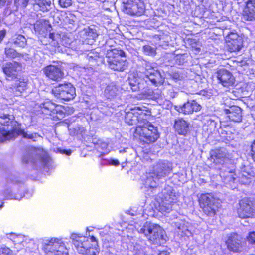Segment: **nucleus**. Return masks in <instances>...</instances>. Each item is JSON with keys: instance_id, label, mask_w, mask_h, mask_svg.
Segmentation results:
<instances>
[{"instance_id": "6e6d98bb", "label": "nucleus", "mask_w": 255, "mask_h": 255, "mask_svg": "<svg viewBox=\"0 0 255 255\" xmlns=\"http://www.w3.org/2000/svg\"><path fill=\"white\" fill-rule=\"evenodd\" d=\"M5 197L7 199H12V195L11 194V192L9 190H7L5 192Z\"/></svg>"}, {"instance_id": "79ce46f5", "label": "nucleus", "mask_w": 255, "mask_h": 255, "mask_svg": "<svg viewBox=\"0 0 255 255\" xmlns=\"http://www.w3.org/2000/svg\"><path fill=\"white\" fill-rule=\"evenodd\" d=\"M10 239L12 240L14 242L20 243L23 242L24 236L22 235H15L14 234H11L10 235Z\"/></svg>"}, {"instance_id": "c85d7f7f", "label": "nucleus", "mask_w": 255, "mask_h": 255, "mask_svg": "<svg viewBox=\"0 0 255 255\" xmlns=\"http://www.w3.org/2000/svg\"><path fill=\"white\" fill-rule=\"evenodd\" d=\"M144 80L139 77H135L133 79L129 78L128 83L130 88L133 91H137L144 89Z\"/></svg>"}, {"instance_id": "0eeeda50", "label": "nucleus", "mask_w": 255, "mask_h": 255, "mask_svg": "<svg viewBox=\"0 0 255 255\" xmlns=\"http://www.w3.org/2000/svg\"><path fill=\"white\" fill-rule=\"evenodd\" d=\"M121 9L125 13L135 16L142 15L145 10L141 0H122Z\"/></svg>"}, {"instance_id": "393cba45", "label": "nucleus", "mask_w": 255, "mask_h": 255, "mask_svg": "<svg viewBox=\"0 0 255 255\" xmlns=\"http://www.w3.org/2000/svg\"><path fill=\"white\" fill-rule=\"evenodd\" d=\"M189 123L183 118L175 120L174 127L175 131L180 135H185L189 130Z\"/></svg>"}, {"instance_id": "20e7f679", "label": "nucleus", "mask_w": 255, "mask_h": 255, "mask_svg": "<svg viewBox=\"0 0 255 255\" xmlns=\"http://www.w3.org/2000/svg\"><path fill=\"white\" fill-rule=\"evenodd\" d=\"M109 67L115 71H123L128 67L125 52L117 49L109 50L106 55Z\"/></svg>"}, {"instance_id": "864d4df0", "label": "nucleus", "mask_w": 255, "mask_h": 255, "mask_svg": "<svg viewBox=\"0 0 255 255\" xmlns=\"http://www.w3.org/2000/svg\"><path fill=\"white\" fill-rule=\"evenodd\" d=\"M211 119L212 118L210 116H206L203 119V122L206 125H209V122L210 121L209 120Z\"/></svg>"}, {"instance_id": "bb28decb", "label": "nucleus", "mask_w": 255, "mask_h": 255, "mask_svg": "<svg viewBox=\"0 0 255 255\" xmlns=\"http://www.w3.org/2000/svg\"><path fill=\"white\" fill-rule=\"evenodd\" d=\"M34 8L43 12L49 11L51 9L50 0H33Z\"/></svg>"}, {"instance_id": "423d86ee", "label": "nucleus", "mask_w": 255, "mask_h": 255, "mask_svg": "<svg viewBox=\"0 0 255 255\" xmlns=\"http://www.w3.org/2000/svg\"><path fill=\"white\" fill-rule=\"evenodd\" d=\"M42 249L46 255H69L63 242L56 238L44 240Z\"/></svg>"}, {"instance_id": "37998d69", "label": "nucleus", "mask_w": 255, "mask_h": 255, "mask_svg": "<svg viewBox=\"0 0 255 255\" xmlns=\"http://www.w3.org/2000/svg\"><path fill=\"white\" fill-rule=\"evenodd\" d=\"M226 178L229 182H235L237 181V175L232 172L231 171H228L226 175Z\"/></svg>"}, {"instance_id": "6e6552de", "label": "nucleus", "mask_w": 255, "mask_h": 255, "mask_svg": "<svg viewBox=\"0 0 255 255\" xmlns=\"http://www.w3.org/2000/svg\"><path fill=\"white\" fill-rule=\"evenodd\" d=\"M49 161L50 157L46 153L40 149H35L30 151L22 159L23 163H39L42 166L47 165Z\"/></svg>"}, {"instance_id": "f704fd0d", "label": "nucleus", "mask_w": 255, "mask_h": 255, "mask_svg": "<svg viewBox=\"0 0 255 255\" xmlns=\"http://www.w3.org/2000/svg\"><path fill=\"white\" fill-rule=\"evenodd\" d=\"M252 175L249 172L246 171V169L239 172L237 175V181L242 184H246L250 182V179Z\"/></svg>"}, {"instance_id": "de8ad7c7", "label": "nucleus", "mask_w": 255, "mask_h": 255, "mask_svg": "<svg viewBox=\"0 0 255 255\" xmlns=\"http://www.w3.org/2000/svg\"><path fill=\"white\" fill-rule=\"evenodd\" d=\"M11 0H0V8H2L4 6L9 8V6L11 4Z\"/></svg>"}, {"instance_id": "f3484780", "label": "nucleus", "mask_w": 255, "mask_h": 255, "mask_svg": "<svg viewBox=\"0 0 255 255\" xmlns=\"http://www.w3.org/2000/svg\"><path fill=\"white\" fill-rule=\"evenodd\" d=\"M216 77L219 82L224 87L232 86L235 83V78L232 73L224 68L217 71Z\"/></svg>"}, {"instance_id": "473e14b6", "label": "nucleus", "mask_w": 255, "mask_h": 255, "mask_svg": "<svg viewBox=\"0 0 255 255\" xmlns=\"http://www.w3.org/2000/svg\"><path fill=\"white\" fill-rule=\"evenodd\" d=\"M51 28V25L49 23V21L44 19L38 20L34 25V28L35 31L40 33L44 32V29L48 30Z\"/></svg>"}, {"instance_id": "4be33fe9", "label": "nucleus", "mask_w": 255, "mask_h": 255, "mask_svg": "<svg viewBox=\"0 0 255 255\" xmlns=\"http://www.w3.org/2000/svg\"><path fill=\"white\" fill-rule=\"evenodd\" d=\"M224 112L230 120L234 122H240L242 119V109L238 106H232L225 109Z\"/></svg>"}, {"instance_id": "603ef678", "label": "nucleus", "mask_w": 255, "mask_h": 255, "mask_svg": "<svg viewBox=\"0 0 255 255\" xmlns=\"http://www.w3.org/2000/svg\"><path fill=\"white\" fill-rule=\"evenodd\" d=\"M251 154L252 156L255 154V140L253 141L251 145Z\"/></svg>"}, {"instance_id": "72a5a7b5", "label": "nucleus", "mask_w": 255, "mask_h": 255, "mask_svg": "<svg viewBox=\"0 0 255 255\" xmlns=\"http://www.w3.org/2000/svg\"><path fill=\"white\" fill-rule=\"evenodd\" d=\"M210 154L211 157L214 159V161H215L216 160H221L222 161L227 157L226 151L225 149L223 148L212 150Z\"/></svg>"}, {"instance_id": "680f3d73", "label": "nucleus", "mask_w": 255, "mask_h": 255, "mask_svg": "<svg viewBox=\"0 0 255 255\" xmlns=\"http://www.w3.org/2000/svg\"><path fill=\"white\" fill-rule=\"evenodd\" d=\"M158 255H169V253L166 251H162L158 254Z\"/></svg>"}, {"instance_id": "0e129e2a", "label": "nucleus", "mask_w": 255, "mask_h": 255, "mask_svg": "<svg viewBox=\"0 0 255 255\" xmlns=\"http://www.w3.org/2000/svg\"><path fill=\"white\" fill-rule=\"evenodd\" d=\"M104 147L107 148V145L106 144L104 143L103 144Z\"/></svg>"}, {"instance_id": "5701e85b", "label": "nucleus", "mask_w": 255, "mask_h": 255, "mask_svg": "<svg viewBox=\"0 0 255 255\" xmlns=\"http://www.w3.org/2000/svg\"><path fill=\"white\" fill-rule=\"evenodd\" d=\"M243 18L245 20H255V0H249L246 3V7L245 8Z\"/></svg>"}, {"instance_id": "f8f14e48", "label": "nucleus", "mask_w": 255, "mask_h": 255, "mask_svg": "<svg viewBox=\"0 0 255 255\" xmlns=\"http://www.w3.org/2000/svg\"><path fill=\"white\" fill-rule=\"evenodd\" d=\"M226 243L228 249L234 252H241L245 246L244 239L240 235L235 233L230 234Z\"/></svg>"}, {"instance_id": "8fccbe9b", "label": "nucleus", "mask_w": 255, "mask_h": 255, "mask_svg": "<svg viewBox=\"0 0 255 255\" xmlns=\"http://www.w3.org/2000/svg\"><path fill=\"white\" fill-rule=\"evenodd\" d=\"M6 33V31L5 30H2L0 31V43L3 40V39L5 37Z\"/></svg>"}, {"instance_id": "4c0bfd02", "label": "nucleus", "mask_w": 255, "mask_h": 255, "mask_svg": "<svg viewBox=\"0 0 255 255\" xmlns=\"http://www.w3.org/2000/svg\"><path fill=\"white\" fill-rule=\"evenodd\" d=\"M5 53L7 57L14 58L21 56L15 50L11 48H6Z\"/></svg>"}, {"instance_id": "6ab92c4d", "label": "nucleus", "mask_w": 255, "mask_h": 255, "mask_svg": "<svg viewBox=\"0 0 255 255\" xmlns=\"http://www.w3.org/2000/svg\"><path fill=\"white\" fill-rule=\"evenodd\" d=\"M43 70L46 77L53 81H59L64 76V73L58 66L50 65L44 68Z\"/></svg>"}, {"instance_id": "cd10ccee", "label": "nucleus", "mask_w": 255, "mask_h": 255, "mask_svg": "<svg viewBox=\"0 0 255 255\" xmlns=\"http://www.w3.org/2000/svg\"><path fill=\"white\" fill-rule=\"evenodd\" d=\"M145 77L153 84L157 85L163 82V79L159 71L155 70L152 72H144Z\"/></svg>"}, {"instance_id": "7c9ffc66", "label": "nucleus", "mask_w": 255, "mask_h": 255, "mask_svg": "<svg viewBox=\"0 0 255 255\" xmlns=\"http://www.w3.org/2000/svg\"><path fill=\"white\" fill-rule=\"evenodd\" d=\"M41 107L42 109V112L47 114L51 115L58 112L56 109L57 106L51 101H46L41 104Z\"/></svg>"}, {"instance_id": "e2e57ef3", "label": "nucleus", "mask_w": 255, "mask_h": 255, "mask_svg": "<svg viewBox=\"0 0 255 255\" xmlns=\"http://www.w3.org/2000/svg\"><path fill=\"white\" fill-rule=\"evenodd\" d=\"M134 255H145L143 251H138L136 252Z\"/></svg>"}, {"instance_id": "b1692460", "label": "nucleus", "mask_w": 255, "mask_h": 255, "mask_svg": "<svg viewBox=\"0 0 255 255\" xmlns=\"http://www.w3.org/2000/svg\"><path fill=\"white\" fill-rule=\"evenodd\" d=\"M17 128L14 132L11 133V134H9V136H7V140L15 138L18 135H21L24 138L32 139L34 141H36L37 138L41 137L37 133H28L27 132H25L24 130L21 128V124Z\"/></svg>"}, {"instance_id": "39448f33", "label": "nucleus", "mask_w": 255, "mask_h": 255, "mask_svg": "<svg viewBox=\"0 0 255 255\" xmlns=\"http://www.w3.org/2000/svg\"><path fill=\"white\" fill-rule=\"evenodd\" d=\"M20 123L15 120L12 114H0V139L2 141L7 140V136L18 128Z\"/></svg>"}, {"instance_id": "c03bdc74", "label": "nucleus", "mask_w": 255, "mask_h": 255, "mask_svg": "<svg viewBox=\"0 0 255 255\" xmlns=\"http://www.w3.org/2000/svg\"><path fill=\"white\" fill-rule=\"evenodd\" d=\"M143 63H142L143 66H144L145 71V72H152L153 70H155L152 65V63L150 62L147 61L146 60H143Z\"/></svg>"}, {"instance_id": "052dcab7", "label": "nucleus", "mask_w": 255, "mask_h": 255, "mask_svg": "<svg viewBox=\"0 0 255 255\" xmlns=\"http://www.w3.org/2000/svg\"><path fill=\"white\" fill-rule=\"evenodd\" d=\"M111 164L115 166H118L120 164V163L118 160H112Z\"/></svg>"}, {"instance_id": "e433bc0d", "label": "nucleus", "mask_w": 255, "mask_h": 255, "mask_svg": "<svg viewBox=\"0 0 255 255\" xmlns=\"http://www.w3.org/2000/svg\"><path fill=\"white\" fill-rule=\"evenodd\" d=\"M125 119L127 123L129 125H133L136 124L138 120V117L132 112H129L126 113Z\"/></svg>"}, {"instance_id": "49530a36", "label": "nucleus", "mask_w": 255, "mask_h": 255, "mask_svg": "<svg viewBox=\"0 0 255 255\" xmlns=\"http://www.w3.org/2000/svg\"><path fill=\"white\" fill-rule=\"evenodd\" d=\"M76 22V17L73 15H70L65 18V22L74 26Z\"/></svg>"}, {"instance_id": "4d7b16f0", "label": "nucleus", "mask_w": 255, "mask_h": 255, "mask_svg": "<svg viewBox=\"0 0 255 255\" xmlns=\"http://www.w3.org/2000/svg\"><path fill=\"white\" fill-rule=\"evenodd\" d=\"M209 121H210L209 122V125H211V126L215 128L216 126V122L215 121V120L212 119H211Z\"/></svg>"}, {"instance_id": "4468645a", "label": "nucleus", "mask_w": 255, "mask_h": 255, "mask_svg": "<svg viewBox=\"0 0 255 255\" xmlns=\"http://www.w3.org/2000/svg\"><path fill=\"white\" fill-rule=\"evenodd\" d=\"M226 41L228 49L231 52L239 51L243 46V39L237 33L228 34Z\"/></svg>"}, {"instance_id": "9b49d317", "label": "nucleus", "mask_w": 255, "mask_h": 255, "mask_svg": "<svg viewBox=\"0 0 255 255\" xmlns=\"http://www.w3.org/2000/svg\"><path fill=\"white\" fill-rule=\"evenodd\" d=\"M237 209L238 216L241 218L252 217L255 213V206L253 202L248 198H244L239 203Z\"/></svg>"}, {"instance_id": "2eb2a0df", "label": "nucleus", "mask_w": 255, "mask_h": 255, "mask_svg": "<svg viewBox=\"0 0 255 255\" xmlns=\"http://www.w3.org/2000/svg\"><path fill=\"white\" fill-rule=\"evenodd\" d=\"M20 70L19 63L15 61L7 62L2 67V70L6 75V78L9 80L16 79L18 75V72Z\"/></svg>"}, {"instance_id": "58836bf2", "label": "nucleus", "mask_w": 255, "mask_h": 255, "mask_svg": "<svg viewBox=\"0 0 255 255\" xmlns=\"http://www.w3.org/2000/svg\"><path fill=\"white\" fill-rule=\"evenodd\" d=\"M143 52L145 54L149 56H155L156 54V50L154 48L152 47L150 45H145L143 47Z\"/></svg>"}, {"instance_id": "c756f323", "label": "nucleus", "mask_w": 255, "mask_h": 255, "mask_svg": "<svg viewBox=\"0 0 255 255\" xmlns=\"http://www.w3.org/2000/svg\"><path fill=\"white\" fill-rule=\"evenodd\" d=\"M119 92V88L114 83H111L107 86L104 95L108 99L114 98Z\"/></svg>"}, {"instance_id": "f03ea898", "label": "nucleus", "mask_w": 255, "mask_h": 255, "mask_svg": "<svg viewBox=\"0 0 255 255\" xmlns=\"http://www.w3.org/2000/svg\"><path fill=\"white\" fill-rule=\"evenodd\" d=\"M71 239L79 254L83 255H96L98 253V250L96 247V243H91L87 237L73 233L71 235Z\"/></svg>"}, {"instance_id": "c9c22d12", "label": "nucleus", "mask_w": 255, "mask_h": 255, "mask_svg": "<svg viewBox=\"0 0 255 255\" xmlns=\"http://www.w3.org/2000/svg\"><path fill=\"white\" fill-rule=\"evenodd\" d=\"M13 43L16 46L24 48L27 44L25 37L20 34L16 35L13 38Z\"/></svg>"}, {"instance_id": "09e8293b", "label": "nucleus", "mask_w": 255, "mask_h": 255, "mask_svg": "<svg viewBox=\"0 0 255 255\" xmlns=\"http://www.w3.org/2000/svg\"><path fill=\"white\" fill-rule=\"evenodd\" d=\"M248 241L252 243H255V232H252L249 233L248 237Z\"/></svg>"}, {"instance_id": "dca6fc26", "label": "nucleus", "mask_w": 255, "mask_h": 255, "mask_svg": "<svg viewBox=\"0 0 255 255\" xmlns=\"http://www.w3.org/2000/svg\"><path fill=\"white\" fill-rule=\"evenodd\" d=\"M201 108V106L194 100H188L182 105L175 106V110L185 115L191 114L194 112L199 111Z\"/></svg>"}, {"instance_id": "9d476101", "label": "nucleus", "mask_w": 255, "mask_h": 255, "mask_svg": "<svg viewBox=\"0 0 255 255\" xmlns=\"http://www.w3.org/2000/svg\"><path fill=\"white\" fill-rule=\"evenodd\" d=\"M200 207L208 216H213L217 210L215 199L209 193L202 194L199 199Z\"/></svg>"}, {"instance_id": "ea45409f", "label": "nucleus", "mask_w": 255, "mask_h": 255, "mask_svg": "<svg viewBox=\"0 0 255 255\" xmlns=\"http://www.w3.org/2000/svg\"><path fill=\"white\" fill-rule=\"evenodd\" d=\"M27 84L24 81H20L15 87L16 92L22 93L26 89Z\"/></svg>"}, {"instance_id": "1a4fd4ad", "label": "nucleus", "mask_w": 255, "mask_h": 255, "mask_svg": "<svg viewBox=\"0 0 255 255\" xmlns=\"http://www.w3.org/2000/svg\"><path fill=\"white\" fill-rule=\"evenodd\" d=\"M56 97L65 101L73 99L76 96L75 89L71 83L59 84L52 89Z\"/></svg>"}, {"instance_id": "2f4dec72", "label": "nucleus", "mask_w": 255, "mask_h": 255, "mask_svg": "<svg viewBox=\"0 0 255 255\" xmlns=\"http://www.w3.org/2000/svg\"><path fill=\"white\" fill-rule=\"evenodd\" d=\"M160 178H156L155 173H149L145 181V188H154L157 186V181Z\"/></svg>"}, {"instance_id": "aec40b11", "label": "nucleus", "mask_w": 255, "mask_h": 255, "mask_svg": "<svg viewBox=\"0 0 255 255\" xmlns=\"http://www.w3.org/2000/svg\"><path fill=\"white\" fill-rule=\"evenodd\" d=\"M38 42L43 45L50 44L52 46H58L62 42L61 36L58 33H50L48 36H40Z\"/></svg>"}, {"instance_id": "bf43d9fd", "label": "nucleus", "mask_w": 255, "mask_h": 255, "mask_svg": "<svg viewBox=\"0 0 255 255\" xmlns=\"http://www.w3.org/2000/svg\"><path fill=\"white\" fill-rule=\"evenodd\" d=\"M21 0H14V4L17 7L19 6H21Z\"/></svg>"}, {"instance_id": "a878e982", "label": "nucleus", "mask_w": 255, "mask_h": 255, "mask_svg": "<svg viewBox=\"0 0 255 255\" xmlns=\"http://www.w3.org/2000/svg\"><path fill=\"white\" fill-rule=\"evenodd\" d=\"M80 37L84 39L94 40L98 37L96 30L94 28L86 26L79 32Z\"/></svg>"}, {"instance_id": "a18cd8bd", "label": "nucleus", "mask_w": 255, "mask_h": 255, "mask_svg": "<svg viewBox=\"0 0 255 255\" xmlns=\"http://www.w3.org/2000/svg\"><path fill=\"white\" fill-rule=\"evenodd\" d=\"M59 4L63 8H67L72 5V0H59Z\"/></svg>"}, {"instance_id": "ddd939ff", "label": "nucleus", "mask_w": 255, "mask_h": 255, "mask_svg": "<svg viewBox=\"0 0 255 255\" xmlns=\"http://www.w3.org/2000/svg\"><path fill=\"white\" fill-rule=\"evenodd\" d=\"M161 206L165 208V211L168 212L172 210V203L176 200L175 193L173 192L172 188L168 186L162 192ZM163 210V208L162 209Z\"/></svg>"}, {"instance_id": "7ed1b4c3", "label": "nucleus", "mask_w": 255, "mask_h": 255, "mask_svg": "<svg viewBox=\"0 0 255 255\" xmlns=\"http://www.w3.org/2000/svg\"><path fill=\"white\" fill-rule=\"evenodd\" d=\"M134 136H139V139L147 143L154 142L159 137L157 128L149 122L143 125L138 126L135 130Z\"/></svg>"}, {"instance_id": "69168bd1", "label": "nucleus", "mask_w": 255, "mask_h": 255, "mask_svg": "<svg viewBox=\"0 0 255 255\" xmlns=\"http://www.w3.org/2000/svg\"><path fill=\"white\" fill-rule=\"evenodd\" d=\"M2 207V204L0 205V207L1 208Z\"/></svg>"}, {"instance_id": "3c124183", "label": "nucleus", "mask_w": 255, "mask_h": 255, "mask_svg": "<svg viewBox=\"0 0 255 255\" xmlns=\"http://www.w3.org/2000/svg\"><path fill=\"white\" fill-rule=\"evenodd\" d=\"M58 150L60 152V153L63 154H66L67 155H70L71 153V151L70 150H66L65 149H58Z\"/></svg>"}, {"instance_id": "a211bd4d", "label": "nucleus", "mask_w": 255, "mask_h": 255, "mask_svg": "<svg viewBox=\"0 0 255 255\" xmlns=\"http://www.w3.org/2000/svg\"><path fill=\"white\" fill-rule=\"evenodd\" d=\"M172 171V164L167 161H159L155 166L154 172L156 178H162L167 176Z\"/></svg>"}, {"instance_id": "f257e3e1", "label": "nucleus", "mask_w": 255, "mask_h": 255, "mask_svg": "<svg viewBox=\"0 0 255 255\" xmlns=\"http://www.w3.org/2000/svg\"><path fill=\"white\" fill-rule=\"evenodd\" d=\"M140 234H143L152 244L161 245L166 241L165 231L158 224L146 222L138 229Z\"/></svg>"}, {"instance_id": "5fc2aeb1", "label": "nucleus", "mask_w": 255, "mask_h": 255, "mask_svg": "<svg viewBox=\"0 0 255 255\" xmlns=\"http://www.w3.org/2000/svg\"><path fill=\"white\" fill-rule=\"evenodd\" d=\"M171 76L174 79L179 80L180 79V75L177 72L173 73Z\"/></svg>"}, {"instance_id": "a19ab883", "label": "nucleus", "mask_w": 255, "mask_h": 255, "mask_svg": "<svg viewBox=\"0 0 255 255\" xmlns=\"http://www.w3.org/2000/svg\"><path fill=\"white\" fill-rule=\"evenodd\" d=\"M0 255H14L13 251L6 246L0 247Z\"/></svg>"}, {"instance_id": "13d9d810", "label": "nucleus", "mask_w": 255, "mask_h": 255, "mask_svg": "<svg viewBox=\"0 0 255 255\" xmlns=\"http://www.w3.org/2000/svg\"><path fill=\"white\" fill-rule=\"evenodd\" d=\"M21 7H25L27 5L29 0H21Z\"/></svg>"}, {"instance_id": "412c9836", "label": "nucleus", "mask_w": 255, "mask_h": 255, "mask_svg": "<svg viewBox=\"0 0 255 255\" xmlns=\"http://www.w3.org/2000/svg\"><path fill=\"white\" fill-rule=\"evenodd\" d=\"M175 226L178 229V234L181 237L191 236V226L190 223L184 220L177 219L174 222Z\"/></svg>"}]
</instances>
